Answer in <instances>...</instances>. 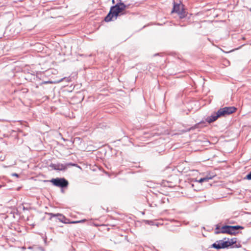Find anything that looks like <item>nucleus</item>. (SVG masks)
I'll use <instances>...</instances> for the list:
<instances>
[{"label": "nucleus", "instance_id": "obj_3", "mask_svg": "<svg viewBox=\"0 0 251 251\" xmlns=\"http://www.w3.org/2000/svg\"><path fill=\"white\" fill-rule=\"evenodd\" d=\"M183 6L184 5L180 1L179 3H176L174 1L172 13H177L180 19L184 18L185 17L186 12L184 9Z\"/></svg>", "mask_w": 251, "mask_h": 251}, {"label": "nucleus", "instance_id": "obj_17", "mask_svg": "<svg viewBox=\"0 0 251 251\" xmlns=\"http://www.w3.org/2000/svg\"><path fill=\"white\" fill-rule=\"evenodd\" d=\"M195 126H192V127H191L190 128H189V129L188 130V131H190V130H191V129H195Z\"/></svg>", "mask_w": 251, "mask_h": 251}, {"label": "nucleus", "instance_id": "obj_16", "mask_svg": "<svg viewBox=\"0 0 251 251\" xmlns=\"http://www.w3.org/2000/svg\"><path fill=\"white\" fill-rule=\"evenodd\" d=\"M198 182H200V183H201V182H203L202 178H200V179L198 180Z\"/></svg>", "mask_w": 251, "mask_h": 251}, {"label": "nucleus", "instance_id": "obj_14", "mask_svg": "<svg viewBox=\"0 0 251 251\" xmlns=\"http://www.w3.org/2000/svg\"><path fill=\"white\" fill-rule=\"evenodd\" d=\"M245 178L248 180H251V171L246 175Z\"/></svg>", "mask_w": 251, "mask_h": 251}, {"label": "nucleus", "instance_id": "obj_10", "mask_svg": "<svg viewBox=\"0 0 251 251\" xmlns=\"http://www.w3.org/2000/svg\"><path fill=\"white\" fill-rule=\"evenodd\" d=\"M222 233H226L229 234V226L225 225L222 226L221 228Z\"/></svg>", "mask_w": 251, "mask_h": 251}, {"label": "nucleus", "instance_id": "obj_18", "mask_svg": "<svg viewBox=\"0 0 251 251\" xmlns=\"http://www.w3.org/2000/svg\"><path fill=\"white\" fill-rule=\"evenodd\" d=\"M70 250V251H74L75 249L74 248V247L73 246H72L71 248V249Z\"/></svg>", "mask_w": 251, "mask_h": 251}, {"label": "nucleus", "instance_id": "obj_5", "mask_svg": "<svg viewBox=\"0 0 251 251\" xmlns=\"http://www.w3.org/2000/svg\"><path fill=\"white\" fill-rule=\"evenodd\" d=\"M236 108L234 106L225 107L220 108L217 112L219 117H225L235 112Z\"/></svg>", "mask_w": 251, "mask_h": 251}, {"label": "nucleus", "instance_id": "obj_20", "mask_svg": "<svg viewBox=\"0 0 251 251\" xmlns=\"http://www.w3.org/2000/svg\"><path fill=\"white\" fill-rule=\"evenodd\" d=\"M156 225L157 226H158V224H156Z\"/></svg>", "mask_w": 251, "mask_h": 251}, {"label": "nucleus", "instance_id": "obj_4", "mask_svg": "<svg viewBox=\"0 0 251 251\" xmlns=\"http://www.w3.org/2000/svg\"><path fill=\"white\" fill-rule=\"evenodd\" d=\"M49 215L50 216V219L52 217H58V220L64 224H77L79 223H82L85 220H80V221H72V222H69V219H67L63 215L60 214V213H57V214H53L52 213H49Z\"/></svg>", "mask_w": 251, "mask_h": 251}, {"label": "nucleus", "instance_id": "obj_19", "mask_svg": "<svg viewBox=\"0 0 251 251\" xmlns=\"http://www.w3.org/2000/svg\"><path fill=\"white\" fill-rule=\"evenodd\" d=\"M45 83H50V82L47 81V82H45Z\"/></svg>", "mask_w": 251, "mask_h": 251}, {"label": "nucleus", "instance_id": "obj_15", "mask_svg": "<svg viewBox=\"0 0 251 251\" xmlns=\"http://www.w3.org/2000/svg\"><path fill=\"white\" fill-rule=\"evenodd\" d=\"M12 176H15L16 177H18L19 176V175L18 174H16V173H13L12 174Z\"/></svg>", "mask_w": 251, "mask_h": 251}, {"label": "nucleus", "instance_id": "obj_7", "mask_svg": "<svg viewBox=\"0 0 251 251\" xmlns=\"http://www.w3.org/2000/svg\"><path fill=\"white\" fill-rule=\"evenodd\" d=\"M228 243L227 241H224L223 240L216 241L211 245L210 248L217 250L228 248Z\"/></svg>", "mask_w": 251, "mask_h": 251}, {"label": "nucleus", "instance_id": "obj_21", "mask_svg": "<svg viewBox=\"0 0 251 251\" xmlns=\"http://www.w3.org/2000/svg\"><path fill=\"white\" fill-rule=\"evenodd\" d=\"M112 1H113V3L114 2V0H112Z\"/></svg>", "mask_w": 251, "mask_h": 251}, {"label": "nucleus", "instance_id": "obj_1", "mask_svg": "<svg viewBox=\"0 0 251 251\" xmlns=\"http://www.w3.org/2000/svg\"><path fill=\"white\" fill-rule=\"evenodd\" d=\"M127 7V6L122 2L117 3L114 6H112L110 9L108 14L104 18V21L109 22L114 20H116L118 16H119Z\"/></svg>", "mask_w": 251, "mask_h": 251}, {"label": "nucleus", "instance_id": "obj_8", "mask_svg": "<svg viewBox=\"0 0 251 251\" xmlns=\"http://www.w3.org/2000/svg\"><path fill=\"white\" fill-rule=\"evenodd\" d=\"M244 228V227L241 226H229V234L235 235L239 233L238 230Z\"/></svg>", "mask_w": 251, "mask_h": 251}, {"label": "nucleus", "instance_id": "obj_11", "mask_svg": "<svg viewBox=\"0 0 251 251\" xmlns=\"http://www.w3.org/2000/svg\"><path fill=\"white\" fill-rule=\"evenodd\" d=\"M236 240L237 239L236 238H232L230 241H226L228 243V248L235 244L236 243Z\"/></svg>", "mask_w": 251, "mask_h": 251}, {"label": "nucleus", "instance_id": "obj_6", "mask_svg": "<svg viewBox=\"0 0 251 251\" xmlns=\"http://www.w3.org/2000/svg\"><path fill=\"white\" fill-rule=\"evenodd\" d=\"M77 165L72 163H67L66 164H51L50 166L53 169L58 171H65L66 170L68 166H75Z\"/></svg>", "mask_w": 251, "mask_h": 251}, {"label": "nucleus", "instance_id": "obj_9", "mask_svg": "<svg viewBox=\"0 0 251 251\" xmlns=\"http://www.w3.org/2000/svg\"><path fill=\"white\" fill-rule=\"evenodd\" d=\"M219 117L217 113L216 112L212 114L210 116L207 117L206 119V121L208 123H211L215 121Z\"/></svg>", "mask_w": 251, "mask_h": 251}, {"label": "nucleus", "instance_id": "obj_12", "mask_svg": "<svg viewBox=\"0 0 251 251\" xmlns=\"http://www.w3.org/2000/svg\"><path fill=\"white\" fill-rule=\"evenodd\" d=\"M221 227H220V226L219 225H216V227L214 230V233L215 234H219L222 233V232H221Z\"/></svg>", "mask_w": 251, "mask_h": 251}, {"label": "nucleus", "instance_id": "obj_13", "mask_svg": "<svg viewBox=\"0 0 251 251\" xmlns=\"http://www.w3.org/2000/svg\"><path fill=\"white\" fill-rule=\"evenodd\" d=\"M213 176H207L202 178L203 182H207L209 180L212 179Z\"/></svg>", "mask_w": 251, "mask_h": 251}, {"label": "nucleus", "instance_id": "obj_2", "mask_svg": "<svg viewBox=\"0 0 251 251\" xmlns=\"http://www.w3.org/2000/svg\"><path fill=\"white\" fill-rule=\"evenodd\" d=\"M45 182H50L55 186L64 188L68 187L69 185L68 181L64 177L52 178L50 180H44Z\"/></svg>", "mask_w": 251, "mask_h": 251}]
</instances>
